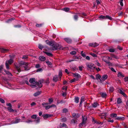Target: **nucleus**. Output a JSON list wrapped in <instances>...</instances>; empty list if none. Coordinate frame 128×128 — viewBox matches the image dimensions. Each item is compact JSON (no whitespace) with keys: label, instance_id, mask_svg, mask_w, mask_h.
I'll return each mask as SVG.
<instances>
[{"label":"nucleus","instance_id":"obj_37","mask_svg":"<svg viewBox=\"0 0 128 128\" xmlns=\"http://www.w3.org/2000/svg\"><path fill=\"white\" fill-rule=\"evenodd\" d=\"M62 72L61 71H60L59 73L58 74V76L59 77V78H60L62 76Z\"/></svg>","mask_w":128,"mask_h":128},{"label":"nucleus","instance_id":"obj_14","mask_svg":"<svg viewBox=\"0 0 128 128\" xmlns=\"http://www.w3.org/2000/svg\"><path fill=\"white\" fill-rule=\"evenodd\" d=\"M80 15L79 14H75L74 16V18L75 20H77L78 16H80Z\"/></svg>","mask_w":128,"mask_h":128},{"label":"nucleus","instance_id":"obj_47","mask_svg":"<svg viewBox=\"0 0 128 128\" xmlns=\"http://www.w3.org/2000/svg\"><path fill=\"white\" fill-rule=\"evenodd\" d=\"M3 66L2 65H1L0 66V72H2V70L3 69Z\"/></svg>","mask_w":128,"mask_h":128},{"label":"nucleus","instance_id":"obj_50","mask_svg":"<svg viewBox=\"0 0 128 128\" xmlns=\"http://www.w3.org/2000/svg\"><path fill=\"white\" fill-rule=\"evenodd\" d=\"M38 48L39 49L42 50L43 48V47L41 45L39 44Z\"/></svg>","mask_w":128,"mask_h":128},{"label":"nucleus","instance_id":"obj_53","mask_svg":"<svg viewBox=\"0 0 128 128\" xmlns=\"http://www.w3.org/2000/svg\"><path fill=\"white\" fill-rule=\"evenodd\" d=\"M0 101L2 103H4L5 102L4 100L3 99L1 98H0Z\"/></svg>","mask_w":128,"mask_h":128},{"label":"nucleus","instance_id":"obj_1","mask_svg":"<svg viewBox=\"0 0 128 128\" xmlns=\"http://www.w3.org/2000/svg\"><path fill=\"white\" fill-rule=\"evenodd\" d=\"M44 81V79H42L38 82H36L35 81L34 78H31L29 80V82L30 83V85L32 88H34L37 86L40 88H41L42 86V84L43 83Z\"/></svg>","mask_w":128,"mask_h":128},{"label":"nucleus","instance_id":"obj_44","mask_svg":"<svg viewBox=\"0 0 128 128\" xmlns=\"http://www.w3.org/2000/svg\"><path fill=\"white\" fill-rule=\"evenodd\" d=\"M96 78L97 79H99L100 80V79H100L101 78V76L99 74H98L96 76Z\"/></svg>","mask_w":128,"mask_h":128},{"label":"nucleus","instance_id":"obj_43","mask_svg":"<svg viewBox=\"0 0 128 128\" xmlns=\"http://www.w3.org/2000/svg\"><path fill=\"white\" fill-rule=\"evenodd\" d=\"M103 60L107 64H108L109 65H110V64L111 63L109 62L107 60L105 61V60L104 59H103Z\"/></svg>","mask_w":128,"mask_h":128},{"label":"nucleus","instance_id":"obj_26","mask_svg":"<svg viewBox=\"0 0 128 128\" xmlns=\"http://www.w3.org/2000/svg\"><path fill=\"white\" fill-rule=\"evenodd\" d=\"M122 102V100L120 98H119L118 99L117 102L118 104H120Z\"/></svg>","mask_w":128,"mask_h":128},{"label":"nucleus","instance_id":"obj_45","mask_svg":"<svg viewBox=\"0 0 128 128\" xmlns=\"http://www.w3.org/2000/svg\"><path fill=\"white\" fill-rule=\"evenodd\" d=\"M61 120L62 122H65L66 120V118H62Z\"/></svg>","mask_w":128,"mask_h":128},{"label":"nucleus","instance_id":"obj_29","mask_svg":"<svg viewBox=\"0 0 128 128\" xmlns=\"http://www.w3.org/2000/svg\"><path fill=\"white\" fill-rule=\"evenodd\" d=\"M106 19H108L110 20H111L112 19V18L109 16L106 15Z\"/></svg>","mask_w":128,"mask_h":128},{"label":"nucleus","instance_id":"obj_49","mask_svg":"<svg viewBox=\"0 0 128 128\" xmlns=\"http://www.w3.org/2000/svg\"><path fill=\"white\" fill-rule=\"evenodd\" d=\"M90 55L94 57H96L97 56V55L95 54L94 53H90Z\"/></svg>","mask_w":128,"mask_h":128},{"label":"nucleus","instance_id":"obj_22","mask_svg":"<svg viewBox=\"0 0 128 128\" xmlns=\"http://www.w3.org/2000/svg\"><path fill=\"white\" fill-rule=\"evenodd\" d=\"M98 105V104L97 102H94L92 104V106L93 107L95 108Z\"/></svg>","mask_w":128,"mask_h":128},{"label":"nucleus","instance_id":"obj_35","mask_svg":"<svg viewBox=\"0 0 128 128\" xmlns=\"http://www.w3.org/2000/svg\"><path fill=\"white\" fill-rule=\"evenodd\" d=\"M37 115L36 114H34L31 116V118H32L35 119L37 117Z\"/></svg>","mask_w":128,"mask_h":128},{"label":"nucleus","instance_id":"obj_6","mask_svg":"<svg viewBox=\"0 0 128 128\" xmlns=\"http://www.w3.org/2000/svg\"><path fill=\"white\" fill-rule=\"evenodd\" d=\"M13 62V60L12 59H10L9 60H7L6 61V68L8 69H9V66L8 65V64H11Z\"/></svg>","mask_w":128,"mask_h":128},{"label":"nucleus","instance_id":"obj_61","mask_svg":"<svg viewBox=\"0 0 128 128\" xmlns=\"http://www.w3.org/2000/svg\"><path fill=\"white\" fill-rule=\"evenodd\" d=\"M42 25V24H36V27H39L41 26Z\"/></svg>","mask_w":128,"mask_h":128},{"label":"nucleus","instance_id":"obj_39","mask_svg":"<svg viewBox=\"0 0 128 128\" xmlns=\"http://www.w3.org/2000/svg\"><path fill=\"white\" fill-rule=\"evenodd\" d=\"M112 58H114L116 59H118L119 58V57L118 56H115L114 54H112Z\"/></svg>","mask_w":128,"mask_h":128},{"label":"nucleus","instance_id":"obj_34","mask_svg":"<svg viewBox=\"0 0 128 128\" xmlns=\"http://www.w3.org/2000/svg\"><path fill=\"white\" fill-rule=\"evenodd\" d=\"M4 71L7 74L10 76H12V74L9 72L6 71V70H5Z\"/></svg>","mask_w":128,"mask_h":128},{"label":"nucleus","instance_id":"obj_63","mask_svg":"<svg viewBox=\"0 0 128 128\" xmlns=\"http://www.w3.org/2000/svg\"><path fill=\"white\" fill-rule=\"evenodd\" d=\"M32 122V120H30L27 121H26L25 122L28 123H29L30 122Z\"/></svg>","mask_w":128,"mask_h":128},{"label":"nucleus","instance_id":"obj_20","mask_svg":"<svg viewBox=\"0 0 128 128\" xmlns=\"http://www.w3.org/2000/svg\"><path fill=\"white\" fill-rule=\"evenodd\" d=\"M66 126V124L64 123H63L62 124L61 123H60V124L59 126L60 128H61L63 127H65Z\"/></svg>","mask_w":128,"mask_h":128},{"label":"nucleus","instance_id":"obj_32","mask_svg":"<svg viewBox=\"0 0 128 128\" xmlns=\"http://www.w3.org/2000/svg\"><path fill=\"white\" fill-rule=\"evenodd\" d=\"M114 90V88L112 86H111L109 90L110 92H112Z\"/></svg>","mask_w":128,"mask_h":128},{"label":"nucleus","instance_id":"obj_15","mask_svg":"<svg viewBox=\"0 0 128 128\" xmlns=\"http://www.w3.org/2000/svg\"><path fill=\"white\" fill-rule=\"evenodd\" d=\"M39 59L42 61H44L45 60L46 58L44 56H42L39 57Z\"/></svg>","mask_w":128,"mask_h":128},{"label":"nucleus","instance_id":"obj_2","mask_svg":"<svg viewBox=\"0 0 128 128\" xmlns=\"http://www.w3.org/2000/svg\"><path fill=\"white\" fill-rule=\"evenodd\" d=\"M46 42L48 44L53 46L52 50H53L57 49L62 50L63 49L62 46L56 43L52 42H49L48 40H46Z\"/></svg>","mask_w":128,"mask_h":128},{"label":"nucleus","instance_id":"obj_19","mask_svg":"<svg viewBox=\"0 0 128 128\" xmlns=\"http://www.w3.org/2000/svg\"><path fill=\"white\" fill-rule=\"evenodd\" d=\"M64 40L68 43H70L72 42V40L68 38H66L64 39Z\"/></svg>","mask_w":128,"mask_h":128},{"label":"nucleus","instance_id":"obj_57","mask_svg":"<svg viewBox=\"0 0 128 128\" xmlns=\"http://www.w3.org/2000/svg\"><path fill=\"white\" fill-rule=\"evenodd\" d=\"M83 66H79V69L80 70L82 71V68H83Z\"/></svg>","mask_w":128,"mask_h":128},{"label":"nucleus","instance_id":"obj_38","mask_svg":"<svg viewBox=\"0 0 128 128\" xmlns=\"http://www.w3.org/2000/svg\"><path fill=\"white\" fill-rule=\"evenodd\" d=\"M70 53L72 55H74L76 54V52L75 51H73L71 52Z\"/></svg>","mask_w":128,"mask_h":128},{"label":"nucleus","instance_id":"obj_40","mask_svg":"<svg viewBox=\"0 0 128 128\" xmlns=\"http://www.w3.org/2000/svg\"><path fill=\"white\" fill-rule=\"evenodd\" d=\"M81 55L84 57H85L86 56L85 54L83 53V51H82L81 53Z\"/></svg>","mask_w":128,"mask_h":128},{"label":"nucleus","instance_id":"obj_12","mask_svg":"<svg viewBox=\"0 0 128 128\" xmlns=\"http://www.w3.org/2000/svg\"><path fill=\"white\" fill-rule=\"evenodd\" d=\"M73 76L74 77H76L77 79H78V78H80L81 76L80 74H78L75 73L73 74Z\"/></svg>","mask_w":128,"mask_h":128},{"label":"nucleus","instance_id":"obj_62","mask_svg":"<svg viewBox=\"0 0 128 128\" xmlns=\"http://www.w3.org/2000/svg\"><path fill=\"white\" fill-rule=\"evenodd\" d=\"M111 70L114 72H116V71L114 70V69L112 67L110 68Z\"/></svg>","mask_w":128,"mask_h":128},{"label":"nucleus","instance_id":"obj_10","mask_svg":"<svg viewBox=\"0 0 128 128\" xmlns=\"http://www.w3.org/2000/svg\"><path fill=\"white\" fill-rule=\"evenodd\" d=\"M108 76L106 75H104L102 76V78L100 79L101 82L103 81L106 80L108 78Z\"/></svg>","mask_w":128,"mask_h":128},{"label":"nucleus","instance_id":"obj_9","mask_svg":"<svg viewBox=\"0 0 128 128\" xmlns=\"http://www.w3.org/2000/svg\"><path fill=\"white\" fill-rule=\"evenodd\" d=\"M1 52L3 53H6L8 52L9 51V50L8 49H6L3 48H0Z\"/></svg>","mask_w":128,"mask_h":128},{"label":"nucleus","instance_id":"obj_41","mask_svg":"<svg viewBox=\"0 0 128 128\" xmlns=\"http://www.w3.org/2000/svg\"><path fill=\"white\" fill-rule=\"evenodd\" d=\"M63 112L64 113H66L68 112V110L66 108H64L63 110Z\"/></svg>","mask_w":128,"mask_h":128},{"label":"nucleus","instance_id":"obj_4","mask_svg":"<svg viewBox=\"0 0 128 128\" xmlns=\"http://www.w3.org/2000/svg\"><path fill=\"white\" fill-rule=\"evenodd\" d=\"M87 118L86 117L82 116V122L79 124V126L80 127H82L86 123Z\"/></svg>","mask_w":128,"mask_h":128},{"label":"nucleus","instance_id":"obj_54","mask_svg":"<svg viewBox=\"0 0 128 128\" xmlns=\"http://www.w3.org/2000/svg\"><path fill=\"white\" fill-rule=\"evenodd\" d=\"M46 62L48 65H51L52 64V63L49 61H47Z\"/></svg>","mask_w":128,"mask_h":128},{"label":"nucleus","instance_id":"obj_60","mask_svg":"<svg viewBox=\"0 0 128 128\" xmlns=\"http://www.w3.org/2000/svg\"><path fill=\"white\" fill-rule=\"evenodd\" d=\"M50 108V106H45V108L46 110H48Z\"/></svg>","mask_w":128,"mask_h":128},{"label":"nucleus","instance_id":"obj_24","mask_svg":"<svg viewBox=\"0 0 128 128\" xmlns=\"http://www.w3.org/2000/svg\"><path fill=\"white\" fill-rule=\"evenodd\" d=\"M79 98L77 96H76L74 98V102L77 103L78 102H79Z\"/></svg>","mask_w":128,"mask_h":128},{"label":"nucleus","instance_id":"obj_42","mask_svg":"<svg viewBox=\"0 0 128 128\" xmlns=\"http://www.w3.org/2000/svg\"><path fill=\"white\" fill-rule=\"evenodd\" d=\"M103 60L107 64H108L109 65H110V64L111 63L109 62L107 60L105 61V60L104 59H103Z\"/></svg>","mask_w":128,"mask_h":128},{"label":"nucleus","instance_id":"obj_56","mask_svg":"<svg viewBox=\"0 0 128 128\" xmlns=\"http://www.w3.org/2000/svg\"><path fill=\"white\" fill-rule=\"evenodd\" d=\"M28 58V56L27 55H24L23 56L22 58L23 59H26Z\"/></svg>","mask_w":128,"mask_h":128},{"label":"nucleus","instance_id":"obj_52","mask_svg":"<svg viewBox=\"0 0 128 128\" xmlns=\"http://www.w3.org/2000/svg\"><path fill=\"white\" fill-rule=\"evenodd\" d=\"M89 46H91L93 47H95V46L94 45V43H90L89 44Z\"/></svg>","mask_w":128,"mask_h":128},{"label":"nucleus","instance_id":"obj_8","mask_svg":"<svg viewBox=\"0 0 128 128\" xmlns=\"http://www.w3.org/2000/svg\"><path fill=\"white\" fill-rule=\"evenodd\" d=\"M86 66L90 68H95V67L94 66V64L92 63H87L86 64Z\"/></svg>","mask_w":128,"mask_h":128},{"label":"nucleus","instance_id":"obj_51","mask_svg":"<svg viewBox=\"0 0 128 128\" xmlns=\"http://www.w3.org/2000/svg\"><path fill=\"white\" fill-rule=\"evenodd\" d=\"M95 64L98 66L101 67V65L98 62H96V63Z\"/></svg>","mask_w":128,"mask_h":128},{"label":"nucleus","instance_id":"obj_55","mask_svg":"<svg viewBox=\"0 0 128 128\" xmlns=\"http://www.w3.org/2000/svg\"><path fill=\"white\" fill-rule=\"evenodd\" d=\"M123 0H120V4L122 6H123Z\"/></svg>","mask_w":128,"mask_h":128},{"label":"nucleus","instance_id":"obj_31","mask_svg":"<svg viewBox=\"0 0 128 128\" xmlns=\"http://www.w3.org/2000/svg\"><path fill=\"white\" fill-rule=\"evenodd\" d=\"M78 79L76 78H74L72 79L70 81V82H75L78 80Z\"/></svg>","mask_w":128,"mask_h":128},{"label":"nucleus","instance_id":"obj_11","mask_svg":"<svg viewBox=\"0 0 128 128\" xmlns=\"http://www.w3.org/2000/svg\"><path fill=\"white\" fill-rule=\"evenodd\" d=\"M52 116V115L48 114H44L42 115L44 119L47 118L48 117H51Z\"/></svg>","mask_w":128,"mask_h":128},{"label":"nucleus","instance_id":"obj_28","mask_svg":"<svg viewBox=\"0 0 128 128\" xmlns=\"http://www.w3.org/2000/svg\"><path fill=\"white\" fill-rule=\"evenodd\" d=\"M63 10L66 12H68L70 10V8H66L63 9Z\"/></svg>","mask_w":128,"mask_h":128},{"label":"nucleus","instance_id":"obj_46","mask_svg":"<svg viewBox=\"0 0 128 128\" xmlns=\"http://www.w3.org/2000/svg\"><path fill=\"white\" fill-rule=\"evenodd\" d=\"M109 51L111 52H114L115 51V50L113 48H110L109 50Z\"/></svg>","mask_w":128,"mask_h":128},{"label":"nucleus","instance_id":"obj_18","mask_svg":"<svg viewBox=\"0 0 128 128\" xmlns=\"http://www.w3.org/2000/svg\"><path fill=\"white\" fill-rule=\"evenodd\" d=\"M116 120H123L124 119V117H120L118 116L115 118Z\"/></svg>","mask_w":128,"mask_h":128},{"label":"nucleus","instance_id":"obj_27","mask_svg":"<svg viewBox=\"0 0 128 128\" xmlns=\"http://www.w3.org/2000/svg\"><path fill=\"white\" fill-rule=\"evenodd\" d=\"M44 53L48 56H52L53 55L50 52H45Z\"/></svg>","mask_w":128,"mask_h":128},{"label":"nucleus","instance_id":"obj_36","mask_svg":"<svg viewBox=\"0 0 128 128\" xmlns=\"http://www.w3.org/2000/svg\"><path fill=\"white\" fill-rule=\"evenodd\" d=\"M106 96V94L105 93H102L101 94V96L102 98H105Z\"/></svg>","mask_w":128,"mask_h":128},{"label":"nucleus","instance_id":"obj_16","mask_svg":"<svg viewBox=\"0 0 128 128\" xmlns=\"http://www.w3.org/2000/svg\"><path fill=\"white\" fill-rule=\"evenodd\" d=\"M58 78L57 76H54L53 78V80L54 82H56L58 80Z\"/></svg>","mask_w":128,"mask_h":128},{"label":"nucleus","instance_id":"obj_23","mask_svg":"<svg viewBox=\"0 0 128 128\" xmlns=\"http://www.w3.org/2000/svg\"><path fill=\"white\" fill-rule=\"evenodd\" d=\"M40 94V92L38 91L34 94V95L35 96H37Z\"/></svg>","mask_w":128,"mask_h":128},{"label":"nucleus","instance_id":"obj_48","mask_svg":"<svg viewBox=\"0 0 128 128\" xmlns=\"http://www.w3.org/2000/svg\"><path fill=\"white\" fill-rule=\"evenodd\" d=\"M48 101L50 103V104H51V103L53 102V99L52 98H49L48 99Z\"/></svg>","mask_w":128,"mask_h":128},{"label":"nucleus","instance_id":"obj_58","mask_svg":"<svg viewBox=\"0 0 128 128\" xmlns=\"http://www.w3.org/2000/svg\"><path fill=\"white\" fill-rule=\"evenodd\" d=\"M42 68H39L38 69L37 71L36 72H39L40 71H42Z\"/></svg>","mask_w":128,"mask_h":128},{"label":"nucleus","instance_id":"obj_3","mask_svg":"<svg viewBox=\"0 0 128 128\" xmlns=\"http://www.w3.org/2000/svg\"><path fill=\"white\" fill-rule=\"evenodd\" d=\"M20 65L19 66L17 65L16 64L15 65L16 68L17 69L18 71L19 72L20 71V70L19 68L20 67V66L22 65H24L25 66H24V70H28V69H27L28 65V63L27 62H26L23 61H21L19 62Z\"/></svg>","mask_w":128,"mask_h":128},{"label":"nucleus","instance_id":"obj_7","mask_svg":"<svg viewBox=\"0 0 128 128\" xmlns=\"http://www.w3.org/2000/svg\"><path fill=\"white\" fill-rule=\"evenodd\" d=\"M21 122L22 121L20 120V119L18 117H16L15 118V121H12L10 124H17Z\"/></svg>","mask_w":128,"mask_h":128},{"label":"nucleus","instance_id":"obj_17","mask_svg":"<svg viewBox=\"0 0 128 128\" xmlns=\"http://www.w3.org/2000/svg\"><path fill=\"white\" fill-rule=\"evenodd\" d=\"M118 76L120 78H122L124 77V76L120 72H118Z\"/></svg>","mask_w":128,"mask_h":128},{"label":"nucleus","instance_id":"obj_33","mask_svg":"<svg viewBox=\"0 0 128 128\" xmlns=\"http://www.w3.org/2000/svg\"><path fill=\"white\" fill-rule=\"evenodd\" d=\"M8 110L10 112H13L14 111L13 110L12 108V107L8 108Z\"/></svg>","mask_w":128,"mask_h":128},{"label":"nucleus","instance_id":"obj_13","mask_svg":"<svg viewBox=\"0 0 128 128\" xmlns=\"http://www.w3.org/2000/svg\"><path fill=\"white\" fill-rule=\"evenodd\" d=\"M119 92L122 95H123L125 97H126L127 96L126 95V94H125L120 89L119 90Z\"/></svg>","mask_w":128,"mask_h":128},{"label":"nucleus","instance_id":"obj_21","mask_svg":"<svg viewBox=\"0 0 128 128\" xmlns=\"http://www.w3.org/2000/svg\"><path fill=\"white\" fill-rule=\"evenodd\" d=\"M40 117H38L35 119L34 121L36 122V123H38L40 122Z\"/></svg>","mask_w":128,"mask_h":128},{"label":"nucleus","instance_id":"obj_5","mask_svg":"<svg viewBox=\"0 0 128 128\" xmlns=\"http://www.w3.org/2000/svg\"><path fill=\"white\" fill-rule=\"evenodd\" d=\"M72 116L74 118L73 120L74 121V123L75 124L77 122V118L80 117V114H76L74 113L72 114Z\"/></svg>","mask_w":128,"mask_h":128},{"label":"nucleus","instance_id":"obj_30","mask_svg":"<svg viewBox=\"0 0 128 128\" xmlns=\"http://www.w3.org/2000/svg\"><path fill=\"white\" fill-rule=\"evenodd\" d=\"M106 16H103L102 15H101L99 17V18L100 19H106Z\"/></svg>","mask_w":128,"mask_h":128},{"label":"nucleus","instance_id":"obj_25","mask_svg":"<svg viewBox=\"0 0 128 128\" xmlns=\"http://www.w3.org/2000/svg\"><path fill=\"white\" fill-rule=\"evenodd\" d=\"M117 115L116 114L112 113L110 114V116L111 117L113 118L117 117Z\"/></svg>","mask_w":128,"mask_h":128},{"label":"nucleus","instance_id":"obj_64","mask_svg":"<svg viewBox=\"0 0 128 128\" xmlns=\"http://www.w3.org/2000/svg\"><path fill=\"white\" fill-rule=\"evenodd\" d=\"M40 67V65L38 64H36V67L37 68H38Z\"/></svg>","mask_w":128,"mask_h":128},{"label":"nucleus","instance_id":"obj_59","mask_svg":"<svg viewBox=\"0 0 128 128\" xmlns=\"http://www.w3.org/2000/svg\"><path fill=\"white\" fill-rule=\"evenodd\" d=\"M126 109L128 108V100L126 102Z\"/></svg>","mask_w":128,"mask_h":128}]
</instances>
